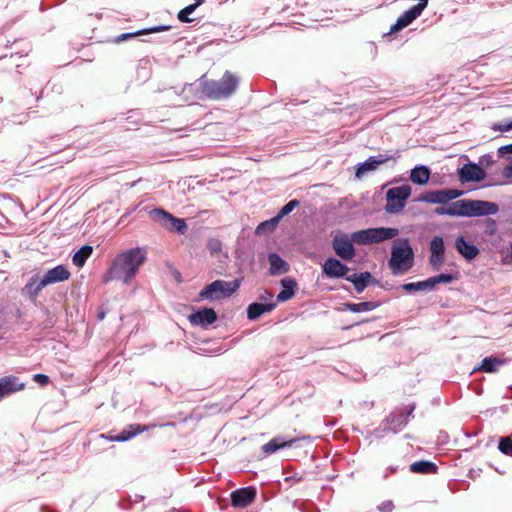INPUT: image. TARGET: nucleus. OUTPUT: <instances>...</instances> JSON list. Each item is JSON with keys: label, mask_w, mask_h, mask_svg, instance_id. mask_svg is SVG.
<instances>
[{"label": "nucleus", "mask_w": 512, "mask_h": 512, "mask_svg": "<svg viewBox=\"0 0 512 512\" xmlns=\"http://www.w3.org/2000/svg\"><path fill=\"white\" fill-rule=\"evenodd\" d=\"M411 192L412 188L408 184L390 188L386 192L387 203L385 211L388 214L400 213L404 209L406 200L410 197Z\"/></svg>", "instance_id": "423d86ee"}, {"label": "nucleus", "mask_w": 512, "mask_h": 512, "mask_svg": "<svg viewBox=\"0 0 512 512\" xmlns=\"http://www.w3.org/2000/svg\"><path fill=\"white\" fill-rule=\"evenodd\" d=\"M71 276L69 270L62 264L49 269L42 277L43 283L48 286L68 280Z\"/></svg>", "instance_id": "aec40b11"}, {"label": "nucleus", "mask_w": 512, "mask_h": 512, "mask_svg": "<svg viewBox=\"0 0 512 512\" xmlns=\"http://www.w3.org/2000/svg\"><path fill=\"white\" fill-rule=\"evenodd\" d=\"M207 247L211 254H216L220 252L222 244L218 239H211L209 240Z\"/></svg>", "instance_id": "a19ab883"}, {"label": "nucleus", "mask_w": 512, "mask_h": 512, "mask_svg": "<svg viewBox=\"0 0 512 512\" xmlns=\"http://www.w3.org/2000/svg\"><path fill=\"white\" fill-rule=\"evenodd\" d=\"M410 471L416 474H436L438 466L428 460H420L410 465Z\"/></svg>", "instance_id": "2f4dec72"}, {"label": "nucleus", "mask_w": 512, "mask_h": 512, "mask_svg": "<svg viewBox=\"0 0 512 512\" xmlns=\"http://www.w3.org/2000/svg\"><path fill=\"white\" fill-rule=\"evenodd\" d=\"M413 410H414V406H412L410 408V410L405 414L407 416V418L412 414Z\"/></svg>", "instance_id": "5fc2aeb1"}, {"label": "nucleus", "mask_w": 512, "mask_h": 512, "mask_svg": "<svg viewBox=\"0 0 512 512\" xmlns=\"http://www.w3.org/2000/svg\"><path fill=\"white\" fill-rule=\"evenodd\" d=\"M498 449L502 454L512 457V434L499 438Z\"/></svg>", "instance_id": "e433bc0d"}, {"label": "nucleus", "mask_w": 512, "mask_h": 512, "mask_svg": "<svg viewBox=\"0 0 512 512\" xmlns=\"http://www.w3.org/2000/svg\"><path fill=\"white\" fill-rule=\"evenodd\" d=\"M350 268L341 262L340 259L329 257L322 265V272L328 278H345Z\"/></svg>", "instance_id": "dca6fc26"}, {"label": "nucleus", "mask_w": 512, "mask_h": 512, "mask_svg": "<svg viewBox=\"0 0 512 512\" xmlns=\"http://www.w3.org/2000/svg\"><path fill=\"white\" fill-rule=\"evenodd\" d=\"M414 263V252L408 239H398L394 242L389 259V267L394 275L409 270Z\"/></svg>", "instance_id": "20e7f679"}, {"label": "nucleus", "mask_w": 512, "mask_h": 512, "mask_svg": "<svg viewBox=\"0 0 512 512\" xmlns=\"http://www.w3.org/2000/svg\"><path fill=\"white\" fill-rule=\"evenodd\" d=\"M205 0H195V3L191 4L192 6H195V9H197L201 4L204 3Z\"/></svg>", "instance_id": "603ef678"}, {"label": "nucleus", "mask_w": 512, "mask_h": 512, "mask_svg": "<svg viewBox=\"0 0 512 512\" xmlns=\"http://www.w3.org/2000/svg\"><path fill=\"white\" fill-rule=\"evenodd\" d=\"M380 305L379 302L364 301L360 303H345L344 307L346 310L353 313L368 312L376 309Z\"/></svg>", "instance_id": "473e14b6"}, {"label": "nucleus", "mask_w": 512, "mask_h": 512, "mask_svg": "<svg viewBox=\"0 0 512 512\" xmlns=\"http://www.w3.org/2000/svg\"><path fill=\"white\" fill-rule=\"evenodd\" d=\"M150 216L152 219L162 224L170 222L172 228L180 234H184L187 231V225L184 219L176 218L172 214L166 212L163 209H153L150 212Z\"/></svg>", "instance_id": "ddd939ff"}, {"label": "nucleus", "mask_w": 512, "mask_h": 512, "mask_svg": "<svg viewBox=\"0 0 512 512\" xmlns=\"http://www.w3.org/2000/svg\"><path fill=\"white\" fill-rule=\"evenodd\" d=\"M241 279L233 281L215 280L206 285L199 293L201 299L217 301L230 297L241 285Z\"/></svg>", "instance_id": "39448f33"}, {"label": "nucleus", "mask_w": 512, "mask_h": 512, "mask_svg": "<svg viewBox=\"0 0 512 512\" xmlns=\"http://www.w3.org/2000/svg\"><path fill=\"white\" fill-rule=\"evenodd\" d=\"M417 1H418V4L412 6L411 8H409L408 10H406L399 16V19L404 23V25H406V27L408 25H410L416 18H418L420 16L422 14L423 10L428 5V0H417Z\"/></svg>", "instance_id": "bb28decb"}, {"label": "nucleus", "mask_w": 512, "mask_h": 512, "mask_svg": "<svg viewBox=\"0 0 512 512\" xmlns=\"http://www.w3.org/2000/svg\"><path fill=\"white\" fill-rule=\"evenodd\" d=\"M268 261L270 264L269 274L271 276H277L289 271L288 263L283 260L277 253H270L268 255Z\"/></svg>", "instance_id": "cd10ccee"}, {"label": "nucleus", "mask_w": 512, "mask_h": 512, "mask_svg": "<svg viewBox=\"0 0 512 512\" xmlns=\"http://www.w3.org/2000/svg\"><path fill=\"white\" fill-rule=\"evenodd\" d=\"M464 194L463 190L447 188L431 190L419 195L414 201L429 204H447Z\"/></svg>", "instance_id": "0eeeda50"}, {"label": "nucleus", "mask_w": 512, "mask_h": 512, "mask_svg": "<svg viewBox=\"0 0 512 512\" xmlns=\"http://www.w3.org/2000/svg\"><path fill=\"white\" fill-rule=\"evenodd\" d=\"M431 171L425 165H416L410 171V180L419 186L425 185L430 179Z\"/></svg>", "instance_id": "c756f323"}, {"label": "nucleus", "mask_w": 512, "mask_h": 512, "mask_svg": "<svg viewBox=\"0 0 512 512\" xmlns=\"http://www.w3.org/2000/svg\"><path fill=\"white\" fill-rule=\"evenodd\" d=\"M146 259L147 249L145 247H135L119 253L113 259L107 270L104 281L118 280L128 285L136 276Z\"/></svg>", "instance_id": "f03ea898"}, {"label": "nucleus", "mask_w": 512, "mask_h": 512, "mask_svg": "<svg viewBox=\"0 0 512 512\" xmlns=\"http://www.w3.org/2000/svg\"><path fill=\"white\" fill-rule=\"evenodd\" d=\"M175 426V423L174 422H167V423H162V424H152V425H141V424H131L129 425L126 429L122 430L118 435L116 436H111L109 434H99L97 436L98 439H105V440H108V441H115V442H126L130 439H132L133 437L139 435L140 433L144 432V431H147L149 430L150 428H155V427H174Z\"/></svg>", "instance_id": "1a4fd4ad"}, {"label": "nucleus", "mask_w": 512, "mask_h": 512, "mask_svg": "<svg viewBox=\"0 0 512 512\" xmlns=\"http://www.w3.org/2000/svg\"><path fill=\"white\" fill-rule=\"evenodd\" d=\"M469 199H461L451 202L448 206H439L434 209L437 216L468 217Z\"/></svg>", "instance_id": "4468645a"}, {"label": "nucleus", "mask_w": 512, "mask_h": 512, "mask_svg": "<svg viewBox=\"0 0 512 512\" xmlns=\"http://www.w3.org/2000/svg\"><path fill=\"white\" fill-rule=\"evenodd\" d=\"M170 29H171L170 25H158V26H153V27L141 29V30H138L136 32L122 33V34L118 35L117 37H115L113 42L114 43H121V42H124L126 40L132 39V38H134L136 36H139V35L158 33V32H163V31H167V30H170Z\"/></svg>", "instance_id": "b1692460"}, {"label": "nucleus", "mask_w": 512, "mask_h": 512, "mask_svg": "<svg viewBox=\"0 0 512 512\" xmlns=\"http://www.w3.org/2000/svg\"><path fill=\"white\" fill-rule=\"evenodd\" d=\"M273 297H274V295L272 292L264 289L259 295V300L262 301V303H268V302H271Z\"/></svg>", "instance_id": "79ce46f5"}, {"label": "nucleus", "mask_w": 512, "mask_h": 512, "mask_svg": "<svg viewBox=\"0 0 512 512\" xmlns=\"http://www.w3.org/2000/svg\"><path fill=\"white\" fill-rule=\"evenodd\" d=\"M455 248L468 261L473 260L479 254L478 247L467 241L464 236H458L455 239Z\"/></svg>", "instance_id": "5701e85b"}, {"label": "nucleus", "mask_w": 512, "mask_h": 512, "mask_svg": "<svg viewBox=\"0 0 512 512\" xmlns=\"http://www.w3.org/2000/svg\"><path fill=\"white\" fill-rule=\"evenodd\" d=\"M493 129L500 132H507L509 130H512V121L504 124L494 125Z\"/></svg>", "instance_id": "de8ad7c7"}, {"label": "nucleus", "mask_w": 512, "mask_h": 512, "mask_svg": "<svg viewBox=\"0 0 512 512\" xmlns=\"http://www.w3.org/2000/svg\"><path fill=\"white\" fill-rule=\"evenodd\" d=\"M104 317H105V313H104V312H100V313L98 314V319H99V320L104 319Z\"/></svg>", "instance_id": "864d4df0"}, {"label": "nucleus", "mask_w": 512, "mask_h": 512, "mask_svg": "<svg viewBox=\"0 0 512 512\" xmlns=\"http://www.w3.org/2000/svg\"><path fill=\"white\" fill-rule=\"evenodd\" d=\"M239 78L230 71H225L219 80H202L203 94L213 100L227 99L238 88Z\"/></svg>", "instance_id": "7ed1b4c3"}, {"label": "nucleus", "mask_w": 512, "mask_h": 512, "mask_svg": "<svg viewBox=\"0 0 512 512\" xmlns=\"http://www.w3.org/2000/svg\"><path fill=\"white\" fill-rule=\"evenodd\" d=\"M445 262V244L441 236H434L430 242L429 264L434 270H439Z\"/></svg>", "instance_id": "2eb2a0df"}, {"label": "nucleus", "mask_w": 512, "mask_h": 512, "mask_svg": "<svg viewBox=\"0 0 512 512\" xmlns=\"http://www.w3.org/2000/svg\"><path fill=\"white\" fill-rule=\"evenodd\" d=\"M281 285L283 287V290L278 293L277 300L279 302H285L295 295V288L297 286V283L293 279L284 278L281 280Z\"/></svg>", "instance_id": "7c9ffc66"}, {"label": "nucleus", "mask_w": 512, "mask_h": 512, "mask_svg": "<svg viewBox=\"0 0 512 512\" xmlns=\"http://www.w3.org/2000/svg\"><path fill=\"white\" fill-rule=\"evenodd\" d=\"M494 162H495V161H494V159H493V156H492V155H490V154L482 155V156L479 158V165L491 166Z\"/></svg>", "instance_id": "37998d69"}, {"label": "nucleus", "mask_w": 512, "mask_h": 512, "mask_svg": "<svg viewBox=\"0 0 512 512\" xmlns=\"http://www.w3.org/2000/svg\"><path fill=\"white\" fill-rule=\"evenodd\" d=\"M25 384L16 376H4L0 378V400L17 391L24 389Z\"/></svg>", "instance_id": "412c9836"}, {"label": "nucleus", "mask_w": 512, "mask_h": 512, "mask_svg": "<svg viewBox=\"0 0 512 512\" xmlns=\"http://www.w3.org/2000/svg\"><path fill=\"white\" fill-rule=\"evenodd\" d=\"M399 230L391 227H377L358 230L351 234L350 238L345 233H340L333 238L332 247L336 255L342 260H351L356 251L353 243L369 245L390 240L398 236Z\"/></svg>", "instance_id": "f257e3e1"}, {"label": "nucleus", "mask_w": 512, "mask_h": 512, "mask_svg": "<svg viewBox=\"0 0 512 512\" xmlns=\"http://www.w3.org/2000/svg\"><path fill=\"white\" fill-rule=\"evenodd\" d=\"M195 6H192L191 4L181 9L178 14L177 18L182 23H189L192 21V19L189 18V15H191L195 11Z\"/></svg>", "instance_id": "ea45409f"}, {"label": "nucleus", "mask_w": 512, "mask_h": 512, "mask_svg": "<svg viewBox=\"0 0 512 512\" xmlns=\"http://www.w3.org/2000/svg\"><path fill=\"white\" fill-rule=\"evenodd\" d=\"M502 176L506 179L512 178V162L503 168Z\"/></svg>", "instance_id": "8fccbe9b"}, {"label": "nucleus", "mask_w": 512, "mask_h": 512, "mask_svg": "<svg viewBox=\"0 0 512 512\" xmlns=\"http://www.w3.org/2000/svg\"><path fill=\"white\" fill-rule=\"evenodd\" d=\"M456 279H457V277L452 274L441 273L439 275L428 278V281H429L431 290H433L437 284L451 283V282L455 281Z\"/></svg>", "instance_id": "c9c22d12"}, {"label": "nucleus", "mask_w": 512, "mask_h": 512, "mask_svg": "<svg viewBox=\"0 0 512 512\" xmlns=\"http://www.w3.org/2000/svg\"><path fill=\"white\" fill-rule=\"evenodd\" d=\"M277 304L275 302L268 303H259L253 302L247 307V318L249 320H256L262 314L271 312L276 308Z\"/></svg>", "instance_id": "a878e982"}, {"label": "nucleus", "mask_w": 512, "mask_h": 512, "mask_svg": "<svg viewBox=\"0 0 512 512\" xmlns=\"http://www.w3.org/2000/svg\"><path fill=\"white\" fill-rule=\"evenodd\" d=\"M485 222H486L489 226L493 227V229H492V232H493V231H494V227H495V225H496L495 220H493L492 218H487V219L485 220Z\"/></svg>", "instance_id": "3c124183"}, {"label": "nucleus", "mask_w": 512, "mask_h": 512, "mask_svg": "<svg viewBox=\"0 0 512 512\" xmlns=\"http://www.w3.org/2000/svg\"><path fill=\"white\" fill-rule=\"evenodd\" d=\"M497 152L500 157H504L507 154H512V143L499 147Z\"/></svg>", "instance_id": "a18cd8bd"}, {"label": "nucleus", "mask_w": 512, "mask_h": 512, "mask_svg": "<svg viewBox=\"0 0 512 512\" xmlns=\"http://www.w3.org/2000/svg\"><path fill=\"white\" fill-rule=\"evenodd\" d=\"M41 512H44V509H43V508L41 509Z\"/></svg>", "instance_id": "6e6d98bb"}, {"label": "nucleus", "mask_w": 512, "mask_h": 512, "mask_svg": "<svg viewBox=\"0 0 512 512\" xmlns=\"http://www.w3.org/2000/svg\"><path fill=\"white\" fill-rule=\"evenodd\" d=\"M394 508V505L391 501H385L381 505L378 506V509L381 512H391Z\"/></svg>", "instance_id": "09e8293b"}, {"label": "nucleus", "mask_w": 512, "mask_h": 512, "mask_svg": "<svg viewBox=\"0 0 512 512\" xmlns=\"http://www.w3.org/2000/svg\"><path fill=\"white\" fill-rule=\"evenodd\" d=\"M255 497L254 487H243L231 493V503L235 508H246L254 501Z\"/></svg>", "instance_id": "f3484780"}, {"label": "nucleus", "mask_w": 512, "mask_h": 512, "mask_svg": "<svg viewBox=\"0 0 512 512\" xmlns=\"http://www.w3.org/2000/svg\"><path fill=\"white\" fill-rule=\"evenodd\" d=\"M278 222L279 221L276 219V217H273L272 219L267 221H263L257 226L256 233L261 234L262 232L265 231H273Z\"/></svg>", "instance_id": "58836bf2"}, {"label": "nucleus", "mask_w": 512, "mask_h": 512, "mask_svg": "<svg viewBox=\"0 0 512 512\" xmlns=\"http://www.w3.org/2000/svg\"><path fill=\"white\" fill-rule=\"evenodd\" d=\"M407 424V416L404 413L392 412L381 421L373 433L376 438H383L388 433H399Z\"/></svg>", "instance_id": "6e6552de"}, {"label": "nucleus", "mask_w": 512, "mask_h": 512, "mask_svg": "<svg viewBox=\"0 0 512 512\" xmlns=\"http://www.w3.org/2000/svg\"><path fill=\"white\" fill-rule=\"evenodd\" d=\"M401 288L409 293L416 291H431L428 279L419 282L405 283Z\"/></svg>", "instance_id": "f704fd0d"}, {"label": "nucleus", "mask_w": 512, "mask_h": 512, "mask_svg": "<svg viewBox=\"0 0 512 512\" xmlns=\"http://www.w3.org/2000/svg\"><path fill=\"white\" fill-rule=\"evenodd\" d=\"M44 287H46V285L43 283L42 278L39 279L37 275H33L22 288L21 295L26 299L35 302Z\"/></svg>", "instance_id": "4be33fe9"}, {"label": "nucleus", "mask_w": 512, "mask_h": 512, "mask_svg": "<svg viewBox=\"0 0 512 512\" xmlns=\"http://www.w3.org/2000/svg\"><path fill=\"white\" fill-rule=\"evenodd\" d=\"M468 217H483L495 215L499 212V206L490 201L469 199Z\"/></svg>", "instance_id": "f8f14e48"}, {"label": "nucleus", "mask_w": 512, "mask_h": 512, "mask_svg": "<svg viewBox=\"0 0 512 512\" xmlns=\"http://www.w3.org/2000/svg\"><path fill=\"white\" fill-rule=\"evenodd\" d=\"M188 320L193 326L206 328L217 320V314L212 308H202L190 314Z\"/></svg>", "instance_id": "a211bd4d"}, {"label": "nucleus", "mask_w": 512, "mask_h": 512, "mask_svg": "<svg viewBox=\"0 0 512 512\" xmlns=\"http://www.w3.org/2000/svg\"><path fill=\"white\" fill-rule=\"evenodd\" d=\"M300 205V201L297 199H292L289 202H287L278 212V214L275 216L276 219L279 221L283 217L289 215L296 207Z\"/></svg>", "instance_id": "4c0bfd02"}, {"label": "nucleus", "mask_w": 512, "mask_h": 512, "mask_svg": "<svg viewBox=\"0 0 512 512\" xmlns=\"http://www.w3.org/2000/svg\"><path fill=\"white\" fill-rule=\"evenodd\" d=\"M400 157L397 151L394 154H378L370 156L366 161L359 163L356 168V177L362 178L366 173L375 171L381 164L388 162L389 160H395Z\"/></svg>", "instance_id": "9d476101"}, {"label": "nucleus", "mask_w": 512, "mask_h": 512, "mask_svg": "<svg viewBox=\"0 0 512 512\" xmlns=\"http://www.w3.org/2000/svg\"><path fill=\"white\" fill-rule=\"evenodd\" d=\"M461 183L480 182L486 178L485 170L477 163L468 162L458 169Z\"/></svg>", "instance_id": "9b49d317"}, {"label": "nucleus", "mask_w": 512, "mask_h": 512, "mask_svg": "<svg viewBox=\"0 0 512 512\" xmlns=\"http://www.w3.org/2000/svg\"><path fill=\"white\" fill-rule=\"evenodd\" d=\"M33 379H34L37 383H39L40 385H42V386H45V385H47V384L50 382V379H49V377H48L47 375H45V374H40V373H39V374H35V375H34V377H33Z\"/></svg>", "instance_id": "c03bdc74"}, {"label": "nucleus", "mask_w": 512, "mask_h": 512, "mask_svg": "<svg viewBox=\"0 0 512 512\" xmlns=\"http://www.w3.org/2000/svg\"><path fill=\"white\" fill-rule=\"evenodd\" d=\"M406 25L398 18L396 22L391 26L389 33H396L405 28Z\"/></svg>", "instance_id": "49530a36"}, {"label": "nucleus", "mask_w": 512, "mask_h": 512, "mask_svg": "<svg viewBox=\"0 0 512 512\" xmlns=\"http://www.w3.org/2000/svg\"><path fill=\"white\" fill-rule=\"evenodd\" d=\"M346 280L353 284L357 293H362L371 284H378V281L368 271L348 275Z\"/></svg>", "instance_id": "6ab92c4d"}, {"label": "nucleus", "mask_w": 512, "mask_h": 512, "mask_svg": "<svg viewBox=\"0 0 512 512\" xmlns=\"http://www.w3.org/2000/svg\"><path fill=\"white\" fill-rule=\"evenodd\" d=\"M298 440H299L298 438H292L289 440H285L282 437H274L268 443H266L262 446V451L265 454H273L280 449L292 447L294 445V443H296Z\"/></svg>", "instance_id": "393cba45"}, {"label": "nucleus", "mask_w": 512, "mask_h": 512, "mask_svg": "<svg viewBox=\"0 0 512 512\" xmlns=\"http://www.w3.org/2000/svg\"><path fill=\"white\" fill-rule=\"evenodd\" d=\"M506 364V360L501 359L495 356L485 357L480 365L474 369V371H482L485 373H494L499 370V368Z\"/></svg>", "instance_id": "c85d7f7f"}, {"label": "nucleus", "mask_w": 512, "mask_h": 512, "mask_svg": "<svg viewBox=\"0 0 512 512\" xmlns=\"http://www.w3.org/2000/svg\"><path fill=\"white\" fill-rule=\"evenodd\" d=\"M93 252V247L90 245L82 246L78 251H76L72 257V262L76 267H83L87 261V259L91 256Z\"/></svg>", "instance_id": "72a5a7b5"}]
</instances>
